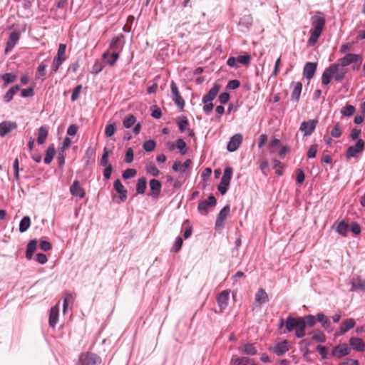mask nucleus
Masks as SVG:
<instances>
[{"label":"nucleus","mask_w":365,"mask_h":365,"mask_svg":"<svg viewBox=\"0 0 365 365\" xmlns=\"http://www.w3.org/2000/svg\"><path fill=\"white\" fill-rule=\"evenodd\" d=\"M145 170L149 175L154 177L158 176L160 174L158 168L151 162L146 164Z\"/></svg>","instance_id":"nucleus-45"},{"label":"nucleus","mask_w":365,"mask_h":365,"mask_svg":"<svg viewBox=\"0 0 365 365\" xmlns=\"http://www.w3.org/2000/svg\"><path fill=\"white\" fill-rule=\"evenodd\" d=\"M318 123L317 119H312L307 121H303L299 130L303 133L304 136L310 135L314 133Z\"/></svg>","instance_id":"nucleus-6"},{"label":"nucleus","mask_w":365,"mask_h":365,"mask_svg":"<svg viewBox=\"0 0 365 365\" xmlns=\"http://www.w3.org/2000/svg\"><path fill=\"white\" fill-rule=\"evenodd\" d=\"M349 230V225L344 221L340 222L336 227V232L344 237L346 236Z\"/></svg>","instance_id":"nucleus-43"},{"label":"nucleus","mask_w":365,"mask_h":365,"mask_svg":"<svg viewBox=\"0 0 365 365\" xmlns=\"http://www.w3.org/2000/svg\"><path fill=\"white\" fill-rule=\"evenodd\" d=\"M36 245H37L36 240H32L28 243V245L26 246V257L28 259H31V258L34 255V253L36 251Z\"/></svg>","instance_id":"nucleus-35"},{"label":"nucleus","mask_w":365,"mask_h":365,"mask_svg":"<svg viewBox=\"0 0 365 365\" xmlns=\"http://www.w3.org/2000/svg\"><path fill=\"white\" fill-rule=\"evenodd\" d=\"M355 324L356 322L353 318H349L343 321L340 324L339 331L338 334H336V336L344 334L348 331L353 329L355 327Z\"/></svg>","instance_id":"nucleus-15"},{"label":"nucleus","mask_w":365,"mask_h":365,"mask_svg":"<svg viewBox=\"0 0 365 365\" xmlns=\"http://www.w3.org/2000/svg\"><path fill=\"white\" fill-rule=\"evenodd\" d=\"M232 175V168L230 167H227L223 173V175L222 179L226 180L230 182Z\"/></svg>","instance_id":"nucleus-60"},{"label":"nucleus","mask_w":365,"mask_h":365,"mask_svg":"<svg viewBox=\"0 0 365 365\" xmlns=\"http://www.w3.org/2000/svg\"><path fill=\"white\" fill-rule=\"evenodd\" d=\"M351 290H362L365 292V280H362L359 277H355L351 280Z\"/></svg>","instance_id":"nucleus-30"},{"label":"nucleus","mask_w":365,"mask_h":365,"mask_svg":"<svg viewBox=\"0 0 365 365\" xmlns=\"http://www.w3.org/2000/svg\"><path fill=\"white\" fill-rule=\"evenodd\" d=\"M17 124L15 122L4 121L0 123V135L4 137L9 133L16 129Z\"/></svg>","instance_id":"nucleus-17"},{"label":"nucleus","mask_w":365,"mask_h":365,"mask_svg":"<svg viewBox=\"0 0 365 365\" xmlns=\"http://www.w3.org/2000/svg\"><path fill=\"white\" fill-rule=\"evenodd\" d=\"M330 135L332 138H338L341 135V130L339 123H336L330 132Z\"/></svg>","instance_id":"nucleus-53"},{"label":"nucleus","mask_w":365,"mask_h":365,"mask_svg":"<svg viewBox=\"0 0 365 365\" xmlns=\"http://www.w3.org/2000/svg\"><path fill=\"white\" fill-rule=\"evenodd\" d=\"M71 193L73 196L83 198L85 197V191L80 186L78 180H75L70 187Z\"/></svg>","instance_id":"nucleus-22"},{"label":"nucleus","mask_w":365,"mask_h":365,"mask_svg":"<svg viewBox=\"0 0 365 365\" xmlns=\"http://www.w3.org/2000/svg\"><path fill=\"white\" fill-rule=\"evenodd\" d=\"M317 63L314 62H308L304 66L303 75L308 80L312 79L315 74Z\"/></svg>","instance_id":"nucleus-16"},{"label":"nucleus","mask_w":365,"mask_h":365,"mask_svg":"<svg viewBox=\"0 0 365 365\" xmlns=\"http://www.w3.org/2000/svg\"><path fill=\"white\" fill-rule=\"evenodd\" d=\"M20 38V31H14L10 34L9 39L6 43V46L5 48V52L7 53L10 52L16 43L19 41Z\"/></svg>","instance_id":"nucleus-12"},{"label":"nucleus","mask_w":365,"mask_h":365,"mask_svg":"<svg viewBox=\"0 0 365 365\" xmlns=\"http://www.w3.org/2000/svg\"><path fill=\"white\" fill-rule=\"evenodd\" d=\"M101 359L97 354L91 352L80 354L76 365H100Z\"/></svg>","instance_id":"nucleus-3"},{"label":"nucleus","mask_w":365,"mask_h":365,"mask_svg":"<svg viewBox=\"0 0 365 365\" xmlns=\"http://www.w3.org/2000/svg\"><path fill=\"white\" fill-rule=\"evenodd\" d=\"M253 361V359L247 356L240 357L234 355L232 357L231 363L232 365H249L252 363Z\"/></svg>","instance_id":"nucleus-29"},{"label":"nucleus","mask_w":365,"mask_h":365,"mask_svg":"<svg viewBox=\"0 0 365 365\" xmlns=\"http://www.w3.org/2000/svg\"><path fill=\"white\" fill-rule=\"evenodd\" d=\"M317 322V315H306L304 317L294 318L288 317L286 319L285 327L289 332L295 329V336L297 338H302L305 336L306 326L314 327Z\"/></svg>","instance_id":"nucleus-1"},{"label":"nucleus","mask_w":365,"mask_h":365,"mask_svg":"<svg viewBox=\"0 0 365 365\" xmlns=\"http://www.w3.org/2000/svg\"><path fill=\"white\" fill-rule=\"evenodd\" d=\"M220 89V86L215 83L213 87L205 95L202 99L203 103L212 102L217 96Z\"/></svg>","instance_id":"nucleus-19"},{"label":"nucleus","mask_w":365,"mask_h":365,"mask_svg":"<svg viewBox=\"0 0 365 365\" xmlns=\"http://www.w3.org/2000/svg\"><path fill=\"white\" fill-rule=\"evenodd\" d=\"M177 124L178 125L179 130L182 133L187 129L189 125V121L186 116L182 115L176 119Z\"/></svg>","instance_id":"nucleus-38"},{"label":"nucleus","mask_w":365,"mask_h":365,"mask_svg":"<svg viewBox=\"0 0 365 365\" xmlns=\"http://www.w3.org/2000/svg\"><path fill=\"white\" fill-rule=\"evenodd\" d=\"M269 301L268 294L262 288H259L255 294V302L259 305L265 304Z\"/></svg>","instance_id":"nucleus-28"},{"label":"nucleus","mask_w":365,"mask_h":365,"mask_svg":"<svg viewBox=\"0 0 365 365\" xmlns=\"http://www.w3.org/2000/svg\"><path fill=\"white\" fill-rule=\"evenodd\" d=\"M149 187L150 192L148 193V196L153 199H158L160 197L162 184L160 180L157 179H152L149 182Z\"/></svg>","instance_id":"nucleus-7"},{"label":"nucleus","mask_w":365,"mask_h":365,"mask_svg":"<svg viewBox=\"0 0 365 365\" xmlns=\"http://www.w3.org/2000/svg\"><path fill=\"white\" fill-rule=\"evenodd\" d=\"M238 350L240 352L247 354V355H255L257 352V349L253 344L246 343L241 345Z\"/></svg>","instance_id":"nucleus-26"},{"label":"nucleus","mask_w":365,"mask_h":365,"mask_svg":"<svg viewBox=\"0 0 365 365\" xmlns=\"http://www.w3.org/2000/svg\"><path fill=\"white\" fill-rule=\"evenodd\" d=\"M356 108L352 105H346L341 109V113L344 116L350 117L355 113Z\"/></svg>","instance_id":"nucleus-46"},{"label":"nucleus","mask_w":365,"mask_h":365,"mask_svg":"<svg viewBox=\"0 0 365 365\" xmlns=\"http://www.w3.org/2000/svg\"><path fill=\"white\" fill-rule=\"evenodd\" d=\"M102 165L105 167L103 171V176L106 179H109L110 178L113 168L110 164H108V161H102Z\"/></svg>","instance_id":"nucleus-48"},{"label":"nucleus","mask_w":365,"mask_h":365,"mask_svg":"<svg viewBox=\"0 0 365 365\" xmlns=\"http://www.w3.org/2000/svg\"><path fill=\"white\" fill-rule=\"evenodd\" d=\"M147 187V180L145 177H142L138 179L136 185V192L138 195H143L145 193Z\"/></svg>","instance_id":"nucleus-39"},{"label":"nucleus","mask_w":365,"mask_h":365,"mask_svg":"<svg viewBox=\"0 0 365 365\" xmlns=\"http://www.w3.org/2000/svg\"><path fill=\"white\" fill-rule=\"evenodd\" d=\"M74 297L71 293H66L63 299V312L66 313L69 302H72Z\"/></svg>","instance_id":"nucleus-56"},{"label":"nucleus","mask_w":365,"mask_h":365,"mask_svg":"<svg viewBox=\"0 0 365 365\" xmlns=\"http://www.w3.org/2000/svg\"><path fill=\"white\" fill-rule=\"evenodd\" d=\"M284 165L281 161H274V165L273 168L275 170V173L278 175H282L283 174Z\"/></svg>","instance_id":"nucleus-55"},{"label":"nucleus","mask_w":365,"mask_h":365,"mask_svg":"<svg viewBox=\"0 0 365 365\" xmlns=\"http://www.w3.org/2000/svg\"><path fill=\"white\" fill-rule=\"evenodd\" d=\"M34 95V91L32 87L29 88L23 89L21 93V96L23 98L31 97Z\"/></svg>","instance_id":"nucleus-63"},{"label":"nucleus","mask_w":365,"mask_h":365,"mask_svg":"<svg viewBox=\"0 0 365 365\" xmlns=\"http://www.w3.org/2000/svg\"><path fill=\"white\" fill-rule=\"evenodd\" d=\"M361 59L362 57L359 54L347 53L344 57L338 60V63L344 67H346L351 63L357 62Z\"/></svg>","instance_id":"nucleus-11"},{"label":"nucleus","mask_w":365,"mask_h":365,"mask_svg":"<svg viewBox=\"0 0 365 365\" xmlns=\"http://www.w3.org/2000/svg\"><path fill=\"white\" fill-rule=\"evenodd\" d=\"M21 89V87L19 85H16V86H12L11 88H10L8 91L5 93V95L4 96V100L6 103H9L10 102L13 98H14V96Z\"/></svg>","instance_id":"nucleus-34"},{"label":"nucleus","mask_w":365,"mask_h":365,"mask_svg":"<svg viewBox=\"0 0 365 365\" xmlns=\"http://www.w3.org/2000/svg\"><path fill=\"white\" fill-rule=\"evenodd\" d=\"M58 314H59L58 307L56 305V306L51 307V309L50 310L49 320H48L50 327H51L53 328L56 327V325L58 322Z\"/></svg>","instance_id":"nucleus-25"},{"label":"nucleus","mask_w":365,"mask_h":365,"mask_svg":"<svg viewBox=\"0 0 365 365\" xmlns=\"http://www.w3.org/2000/svg\"><path fill=\"white\" fill-rule=\"evenodd\" d=\"M293 91L292 92L291 98L293 101H298L302 90V84L300 82L292 83Z\"/></svg>","instance_id":"nucleus-32"},{"label":"nucleus","mask_w":365,"mask_h":365,"mask_svg":"<svg viewBox=\"0 0 365 365\" xmlns=\"http://www.w3.org/2000/svg\"><path fill=\"white\" fill-rule=\"evenodd\" d=\"M312 339L319 343H324L326 341V336L324 332L319 329L312 331Z\"/></svg>","instance_id":"nucleus-40"},{"label":"nucleus","mask_w":365,"mask_h":365,"mask_svg":"<svg viewBox=\"0 0 365 365\" xmlns=\"http://www.w3.org/2000/svg\"><path fill=\"white\" fill-rule=\"evenodd\" d=\"M237 63L242 65H248L250 63L251 57L250 55H240L237 57Z\"/></svg>","instance_id":"nucleus-57"},{"label":"nucleus","mask_w":365,"mask_h":365,"mask_svg":"<svg viewBox=\"0 0 365 365\" xmlns=\"http://www.w3.org/2000/svg\"><path fill=\"white\" fill-rule=\"evenodd\" d=\"M351 349L348 345L344 343L334 346L332 349L331 354L334 357L339 359L348 355Z\"/></svg>","instance_id":"nucleus-10"},{"label":"nucleus","mask_w":365,"mask_h":365,"mask_svg":"<svg viewBox=\"0 0 365 365\" xmlns=\"http://www.w3.org/2000/svg\"><path fill=\"white\" fill-rule=\"evenodd\" d=\"M175 149H178L182 155H185L187 150L186 143L182 138L178 139L175 141Z\"/></svg>","instance_id":"nucleus-41"},{"label":"nucleus","mask_w":365,"mask_h":365,"mask_svg":"<svg viewBox=\"0 0 365 365\" xmlns=\"http://www.w3.org/2000/svg\"><path fill=\"white\" fill-rule=\"evenodd\" d=\"M240 86V81L237 80V79H233V80H231L230 81L227 86H226V88L228 89V90H235L237 88H238Z\"/></svg>","instance_id":"nucleus-58"},{"label":"nucleus","mask_w":365,"mask_h":365,"mask_svg":"<svg viewBox=\"0 0 365 365\" xmlns=\"http://www.w3.org/2000/svg\"><path fill=\"white\" fill-rule=\"evenodd\" d=\"M325 24V18L319 12H317V14L311 18L312 27L309 31L310 36L308 40V44L309 46H314L317 43L322 34Z\"/></svg>","instance_id":"nucleus-2"},{"label":"nucleus","mask_w":365,"mask_h":365,"mask_svg":"<svg viewBox=\"0 0 365 365\" xmlns=\"http://www.w3.org/2000/svg\"><path fill=\"white\" fill-rule=\"evenodd\" d=\"M317 350L319 351L321 355L322 359H327L329 358V352L325 346L318 345L317 346Z\"/></svg>","instance_id":"nucleus-59"},{"label":"nucleus","mask_w":365,"mask_h":365,"mask_svg":"<svg viewBox=\"0 0 365 365\" xmlns=\"http://www.w3.org/2000/svg\"><path fill=\"white\" fill-rule=\"evenodd\" d=\"M317 322L322 324V327L327 332L332 331L331 324L329 318L322 312L317 314Z\"/></svg>","instance_id":"nucleus-14"},{"label":"nucleus","mask_w":365,"mask_h":365,"mask_svg":"<svg viewBox=\"0 0 365 365\" xmlns=\"http://www.w3.org/2000/svg\"><path fill=\"white\" fill-rule=\"evenodd\" d=\"M230 299V292L228 290H225L220 292L217 298V302L220 310L218 312H222L228 305V302Z\"/></svg>","instance_id":"nucleus-9"},{"label":"nucleus","mask_w":365,"mask_h":365,"mask_svg":"<svg viewBox=\"0 0 365 365\" xmlns=\"http://www.w3.org/2000/svg\"><path fill=\"white\" fill-rule=\"evenodd\" d=\"M66 49V44L61 43L59 45L58 52H57V56L56 57L59 58H65L66 59V57H65Z\"/></svg>","instance_id":"nucleus-61"},{"label":"nucleus","mask_w":365,"mask_h":365,"mask_svg":"<svg viewBox=\"0 0 365 365\" xmlns=\"http://www.w3.org/2000/svg\"><path fill=\"white\" fill-rule=\"evenodd\" d=\"M170 88L173 101L178 107L182 109L185 106V101L181 96L176 83L173 81H171Z\"/></svg>","instance_id":"nucleus-8"},{"label":"nucleus","mask_w":365,"mask_h":365,"mask_svg":"<svg viewBox=\"0 0 365 365\" xmlns=\"http://www.w3.org/2000/svg\"><path fill=\"white\" fill-rule=\"evenodd\" d=\"M118 58L119 54H118L117 52L110 53L109 51H107L103 54V59L110 66H114Z\"/></svg>","instance_id":"nucleus-23"},{"label":"nucleus","mask_w":365,"mask_h":365,"mask_svg":"<svg viewBox=\"0 0 365 365\" xmlns=\"http://www.w3.org/2000/svg\"><path fill=\"white\" fill-rule=\"evenodd\" d=\"M115 123H110V124H108L106 126V128H105V135L106 137H111L114 135L115 132Z\"/></svg>","instance_id":"nucleus-51"},{"label":"nucleus","mask_w":365,"mask_h":365,"mask_svg":"<svg viewBox=\"0 0 365 365\" xmlns=\"http://www.w3.org/2000/svg\"><path fill=\"white\" fill-rule=\"evenodd\" d=\"M216 205V199L214 196H210L207 200H202L198 204L200 211L206 212L209 207H213Z\"/></svg>","instance_id":"nucleus-24"},{"label":"nucleus","mask_w":365,"mask_h":365,"mask_svg":"<svg viewBox=\"0 0 365 365\" xmlns=\"http://www.w3.org/2000/svg\"><path fill=\"white\" fill-rule=\"evenodd\" d=\"M31 225V219L28 216L24 217L19 223V232H26Z\"/></svg>","instance_id":"nucleus-42"},{"label":"nucleus","mask_w":365,"mask_h":365,"mask_svg":"<svg viewBox=\"0 0 365 365\" xmlns=\"http://www.w3.org/2000/svg\"><path fill=\"white\" fill-rule=\"evenodd\" d=\"M156 143L153 140H148L143 143V148L146 152H152L155 148Z\"/></svg>","instance_id":"nucleus-49"},{"label":"nucleus","mask_w":365,"mask_h":365,"mask_svg":"<svg viewBox=\"0 0 365 365\" xmlns=\"http://www.w3.org/2000/svg\"><path fill=\"white\" fill-rule=\"evenodd\" d=\"M81 89H82V86L81 85L77 86L73 89L72 95H71V97L72 101H76L78 98L80 93L81 91Z\"/></svg>","instance_id":"nucleus-62"},{"label":"nucleus","mask_w":365,"mask_h":365,"mask_svg":"<svg viewBox=\"0 0 365 365\" xmlns=\"http://www.w3.org/2000/svg\"><path fill=\"white\" fill-rule=\"evenodd\" d=\"M364 140L359 138L356 143L351 146H349L346 152V157L347 158H356L359 153H361L364 150Z\"/></svg>","instance_id":"nucleus-4"},{"label":"nucleus","mask_w":365,"mask_h":365,"mask_svg":"<svg viewBox=\"0 0 365 365\" xmlns=\"http://www.w3.org/2000/svg\"><path fill=\"white\" fill-rule=\"evenodd\" d=\"M191 161H175L173 169L175 172L185 173L190 166Z\"/></svg>","instance_id":"nucleus-31"},{"label":"nucleus","mask_w":365,"mask_h":365,"mask_svg":"<svg viewBox=\"0 0 365 365\" xmlns=\"http://www.w3.org/2000/svg\"><path fill=\"white\" fill-rule=\"evenodd\" d=\"M230 183V181L221 178L220 182L217 186V190L221 195H224L227 192Z\"/></svg>","instance_id":"nucleus-47"},{"label":"nucleus","mask_w":365,"mask_h":365,"mask_svg":"<svg viewBox=\"0 0 365 365\" xmlns=\"http://www.w3.org/2000/svg\"><path fill=\"white\" fill-rule=\"evenodd\" d=\"M56 154V148L53 145H51L46 150V156L43 160H53Z\"/></svg>","instance_id":"nucleus-50"},{"label":"nucleus","mask_w":365,"mask_h":365,"mask_svg":"<svg viewBox=\"0 0 365 365\" xmlns=\"http://www.w3.org/2000/svg\"><path fill=\"white\" fill-rule=\"evenodd\" d=\"M136 122V118L132 115H128L124 120H123V125L128 129L130 128L133 125L135 124Z\"/></svg>","instance_id":"nucleus-44"},{"label":"nucleus","mask_w":365,"mask_h":365,"mask_svg":"<svg viewBox=\"0 0 365 365\" xmlns=\"http://www.w3.org/2000/svg\"><path fill=\"white\" fill-rule=\"evenodd\" d=\"M242 142V135L240 133L234 135L229 140L227 148L230 152L235 151Z\"/></svg>","instance_id":"nucleus-13"},{"label":"nucleus","mask_w":365,"mask_h":365,"mask_svg":"<svg viewBox=\"0 0 365 365\" xmlns=\"http://www.w3.org/2000/svg\"><path fill=\"white\" fill-rule=\"evenodd\" d=\"M125 45V37L123 34H120L112 38L110 45L109 50L113 53L117 52L118 54L123 50Z\"/></svg>","instance_id":"nucleus-5"},{"label":"nucleus","mask_w":365,"mask_h":365,"mask_svg":"<svg viewBox=\"0 0 365 365\" xmlns=\"http://www.w3.org/2000/svg\"><path fill=\"white\" fill-rule=\"evenodd\" d=\"M137 174L135 169L128 168L125 170L123 173V178L125 180H128L134 178Z\"/></svg>","instance_id":"nucleus-54"},{"label":"nucleus","mask_w":365,"mask_h":365,"mask_svg":"<svg viewBox=\"0 0 365 365\" xmlns=\"http://www.w3.org/2000/svg\"><path fill=\"white\" fill-rule=\"evenodd\" d=\"M182 239L180 237H177L170 251L175 253L178 252L182 247Z\"/></svg>","instance_id":"nucleus-52"},{"label":"nucleus","mask_w":365,"mask_h":365,"mask_svg":"<svg viewBox=\"0 0 365 365\" xmlns=\"http://www.w3.org/2000/svg\"><path fill=\"white\" fill-rule=\"evenodd\" d=\"M230 207L229 205L225 206L218 214L217 220H216V225H219L222 224L225 219L227 218L228 214L230 213Z\"/></svg>","instance_id":"nucleus-36"},{"label":"nucleus","mask_w":365,"mask_h":365,"mask_svg":"<svg viewBox=\"0 0 365 365\" xmlns=\"http://www.w3.org/2000/svg\"><path fill=\"white\" fill-rule=\"evenodd\" d=\"M289 350L287 342L286 341H284L282 342L278 343L274 346L273 348L274 352L277 356H282L284 354H285Z\"/></svg>","instance_id":"nucleus-33"},{"label":"nucleus","mask_w":365,"mask_h":365,"mask_svg":"<svg viewBox=\"0 0 365 365\" xmlns=\"http://www.w3.org/2000/svg\"><path fill=\"white\" fill-rule=\"evenodd\" d=\"M331 66H336V71H334V78L336 81H341L344 79L346 72L347 69L341 66L340 64L337 63H333Z\"/></svg>","instance_id":"nucleus-27"},{"label":"nucleus","mask_w":365,"mask_h":365,"mask_svg":"<svg viewBox=\"0 0 365 365\" xmlns=\"http://www.w3.org/2000/svg\"><path fill=\"white\" fill-rule=\"evenodd\" d=\"M349 344L354 351L360 352L365 351V343L360 338L351 337L349 339Z\"/></svg>","instance_id":"nucleus-21"},{"label":"nucleus","mask_w":365,"mask_h":365,"mask_svg":"<svg viewBox=\"0 0 365 365\" xmlns=\"http://www.w3.org/2000/svg\"><path fill=\"white\" fill-rule=\"evenodd\" d=\"M113 187L115 190L120 195V201H125L127 199V190L119 179L115 180Z\"/></svg>","instance_id":"nucleus-20"},{"label":"nucleus","mask_w":365,"mask_h":365,"mask_svg":"<svg viewBox=\"0 0 365 365\" xmlns=\"http://www.w3.org/2000/svg\"><path fill=\"white\" fill-rule=\"evenodd\" d=\"M48 130L46 126H41L38 130L37 142L41 145L45 143L48 136Z\"/></svg>","instance_id":"nucleus-37"},{"label":"nucleus","mask_w":365,"mask_h":365,"mask_svg":"<svg viewBox=\"0 0 365 365\" xmlns=\"http://www.w3.org/2000/svg\"><path fill=\"white\" fill-rule=\"evenodd\" d=\"M336 68V66H329L324 70L322 76V83L323 85L327 86L330 83L331 78L334 77Z\"/></svg>","instance_id":"nucleus-18"},{"label":"nucleus","mask_w":365,"mask_h":365,"mask_svg":"<svg viewBox=\"0 0 365 365\" xmlns=\"http://www.w3.org/2000/svg\"><path fill=\"white\" fill-rule=\"evenodd\" d=\"M317 152V145H312L308 151H307V157L309 158H314L316 157V154Z\"/></svg>","instance_id":"nucleus-64"}]
</instances>
